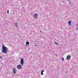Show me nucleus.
<instances>
[{"instance_id": "obj_2", "label": "nucleus", "mask_w": 78, "mask_h": 78, "mask_svg": "<svg viewBox=\"0 0 78 78\" xmlns=\"http://www.w3.org/2000/svg\"><path fill=\"white\" fill-rule=\"evenodd\" d=\"M17 68L18 69H20L21 68H22V66L20 65H18L17 66Z\"/></svg>"}, {"instance_id": "obj_4", "label": "nucleus", "mask_w": 78, "mask_h": 78, "mask_svg": "<svg viewBox=\"0 0 78 78\" xmlns=\"http://www.w3.org/2000/svg\"><path fill=\"white\" fill-rule=\"evenodd\" d=\"M13 71L14 73H16V72H17V70L15 69H13Z\"/></svg>"}, {"instance_id": "obj_14", "label": "nucleus", "mask_w": 78, "mask_h": 78, "mask_svg": "<svg viewBox=\"0 0 78 78\" xmlns=\"http://www.w3.org/2000/svg\"><path fill=\"white\" fill-rule=\"evenodd\" d=\"M76 30H78V27H77V28H76Z\"/></svg>"}, {"instance_id": "obj_3", "label": "nucleus", "mask_w": 78, "mask_h": 78, "mask_svg": "<svg viewBox=\"0 0 78 78\" xmlns=\"http://www.w3.org/2000/svg\"><path fill=\"white\" fill-rule=\"evenodd\" d=\"M20 62L22 65H23V59H22L21 60Z\"/></svg>"}, {"instance_id": "obj_5", "label": "nucleus", "mask_w": 78, "mask_h": 78, "mask_svg": "<svg viewBox=\"0 0 78 78\" xmlns=\"http://www.w3.org/2000/svg\"><path fill=\"white\" fill-rule=\"evenodd\" d=\"M70 59V55H68L67 57V59Z\"/></svg>"}, {"instance_id": "obj_12", "label": "nucleus", "mask_w": 78, "mask_h": 78, "mask_svg": "<svg viewBox=\"0 0 78 78\" xmlns=\"http://www.w3.org/2000/svg\"><path fill=\"white\" fill-rule=\"evenodd\" d=\"M9 10H7V14H9Z\"/></svg>"}, {"instance_id": "obj_1", "label": "nucleus", "mask_w": 78, "mask_h": 78, "mask_svg": "<svg viewBox=\"0 0 78 78\" xmlns=\"http://www.w3.org/2000/svg\"><path fill=\"white\" fill-rule=\"evenodd\" d=\"M2 52L4 53H7V52H8V48L3 44L2 45Z\"/></svg>"}, {"instance_id": "obj_9", "label": "nucleus", "mask_w": 78, "mask_h": 78, "mask_svg": "<svg viewBox=\"0 0 78 78\" xmlns=\"http://www.w3.org/2000/svg\"><path fill=\"white\" fill-rule=\"evenodd\" d=\"M44 72V70H42L41 71V75H43V72Z\"/></svg>"}, {"instance_id": "obj_15", "label": "nucleus", "mask_w": 78, "mask_h": 78, "mask_svg": "<svg viewBox=\"0 0 78 78\" xmlns=\"http://www.w3.org/2000/svg\"><path fill=\"white\" fill-rule=\"evenodd\" d=\"M36 19H37V17H36V18H35Z\"/></svg>"}, {"instance_id": "obj_7", "label": "nucleus", "mask_w": 78, "mask_h": 78, "mask_svg": "<svg viewBox=\"0 0 78 78\" xmlns=\"http://www.w3.org/2000/svg\"><path fill=\"white\" fill-rule=\"evenodd\" d=\"M14 24L15 25L16 27H17V25H18L17 23H15Z\"/></svg>"}, {"instance_id": "obj_8", "label": "nucleus", "mask_w": 78, "mask_h": 78, "mask_svg": "<svg viewBox=\"0 0 78 78\" xmlns=\"http://www.w3.org/2000/svg\"><path fill=\"white\" fill-rule=\"evenodd\" d=\"M29 45V42H28V41L26 42V45H27V46H28V45Z\"/></svg>"}, {"instance_id": "obj_6", "label": "nucleus", "mask_w": 78, "mask_h": 78, "mask_svg": "<svg viewBox=\"0 0 78 78\" xmlns=\"http://www.w3.org/2000/svg\"><path fill=\"white\" fill-rule=\"evenodd\" d=\"M72 22H71V21H69L68 22V23L69 24V26H70V25H71V23Z\"/></svg>"}, {"instance_id": "obj_16", "label": "nucleus", "mask_w": 78, "mask_h": 78, "mask_svg": "<svg viewBox=\"0 0 78 78\" xmlns=\"http://www.w3.org/2000/svg\"><path fill=\"white\" fill-rule=\"evenodd\" d=\"M0 58H2V57H1Z\"/></svg>"}, {"instance_id": "obj_10", "label": "nucleus", "mask_w": 78, "mask_h": 78, "mask_svg": "<svg viewBox=\"0 0 78 78\" xmlns=\"http://www.w3.org/2000/svg\"><path fill=\"white\" fill-rule=\"evenodd\" d=\"M34 16H35V17H37V16H38L37 14V13L35 14Z\"/></svg>"}, {"instance_id": "obj_13", "label": "nucleus", "mask_w": 78, "mask_h": 78, "mask_svg": "<svg viewBox=\"0 0 78 78\" xmlns=\"http://www.w3.org/2000/svg\"><path fill=\"white\" fill-rule=\"evenodd\" d=\"M62 59L63 61H64V58H62Z\"/></svg>"}, {"instance_id": "obj_11", "label": "nucleus", "mask_w": 78, "mask_h": 78, "mask_svg": "<svg viewBox=\"0 0 78 78\" xmlns=\"http://www.w3.org/2000/svg\"><path fill=\"white\" fill-rule=\"evenodd\" d=\"M54 44H56V45H58V43H57L56 42H55Z\"/></svg>"}]
</instances>
